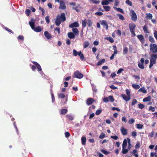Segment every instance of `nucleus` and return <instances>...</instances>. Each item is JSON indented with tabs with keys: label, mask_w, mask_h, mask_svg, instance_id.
Segmentation results:
<instances>
[{
	"label": "nucleus",
	"mask_w": 157,
	"mask_h": 157,
	"mask_svg": "<svg viewBox=\"0 0 157 157\" xmlns=\"http://www.w3.org/2000/svg\"><path fill=\"white\" fill-rule=\"evenodd\" d=\"M66 117L70 121L72 120L73 119V116L70 115H67Z\"/></svg>",
	"instance_id": "nucleus-35"
},
{
	"label": "nucleus",
	"mask_w": 157,
	"mask_h": 157,
	"mask_svg": "<svg viewBox=\"0 0 157 157\" xmlns=\"http://www.w3.org/2000/svg\"><path fill=\"white\" fill-rule=\"evenodd\" d=\"M103 101L104 102L107 103L109 101L108 98L105 97L103 99Z\"/></svg>",
	"instance_id": "nucleus-49"
},
{
	"label": "nucleus",
	"mask_w": 157,
	"mask_h": 157,
	"mask_svg": "<svg viewBox=\"0 0 157 157\" xmlns=\"http://www.w3.org/2000/svg\"><path fill=\"white\" fill-rule=\"evenodd\" d=\"M79 52H78L75 50L73 49V55L75 56H76L78 55Z\"/></svg>",
	"instance_id": "nucleus-31"
},
{
	"label": "nucleus",
	"mask_w": 157,
	"mask_h": 157,
	"mask_svg": "<svg viewBox=\"0 0 157 157\" xmlns=\"http://www.w3.org/2000/svg\"><path fill=\"white\" fill-rule=\"evenodd\" d=\"M35 21V20L32 19L29 22L30 26L31 28L35 32H41L42 30L40 27L39 26L36 27H34Z\"/></svg>",
	"instance_id": "nucleus-2"
},
{
	"label": "nucleus",
	"mask_w": 157,
	"mask_h": 157,
	"mask_svg": "<svg viewBox=\"0 0 157 157\" xmlns=\"http://www.w3.org/2000/svg\"><path fill=\"white\" fill-rule=\"evenodd\" d=\"M137 103V101L135 99H134L132 103V105H134Z\"/></svg>",
	"instance_id": "nucleus-54"
},
{
	"label": "nucleus",
	"mask_w": 157,
	"mask_h": 157,
	"mask_svg": "<svg viewBox=\"0 0 157 157\" xmlns=\"http://www.w3.org/2000/svg\"><path fill=\"white\" fill-rule=\"evenodd\" d=\"M136 26L134 23H131L129 25V27L130 31L134 30L135 29Z\"/></svg>",
	"instance_id": "nucleus-12"
},
{
	"label": "nucleus",
	"mask_w": 157,
	"mask_h": 157,
	"mask_svg": "<svg viewBox=\"0 0 157 157\" xmlns=\"http://www.w3.org/2000/svg\"><path fill=\"white\" fill-rule=\"evenodd\" d=\"M138 66L141 69H143L144 68V65L143 63H141L140 62H138Z\"/></svg>",
	"instance_id": "nucleus-30"
},
{
	"label": "nucleus",
	"mask_w": 157,
	"mask_h": 157,
	"mask_svg": "<svg viewBox=\"0 0 157 157\" xmlns=\"http://www.w3.org/2000/svg\"><path fill=\"white\" fill-rule=\"evenodd\" d=\"M25 13L26 14H27L28 16H29L30 13V11L29 9L26 10H25Z\"/></svg>",
	"instance_id": "nucleus-63"
},
{
	"label": "nucleus",
	"mask_w": 157,
	"mask_h": 157,
	"mask_svg": "<svg viewBox=\"0 0 157 157\" xmlns=\"http://www.w3.org/2000/svg\"><path fill=\"white\" fill-rule=\"evenodd\" d=\"M157 58V54H152L151 56L150 59V64L149 67L151 68L153 65L156 63V60Z\"/></svg>",
	"instance_id": "nucleus-3"
},
{
	"label": "nucleus",
	"mask_w": 157,
	"mask_h": 157,
	"mask_svg": "<svg viewBox=\"0 0 157 157\" xmlns=\"http://www.w3.org/2000/svg\"><path fill=\"white\" fill-rule=\"evenodd\" d=\"M137 37L140 40L141 42V43H144V36L142 34L138 35Z\"/></svg>",
	"instance_id": "nucleus-10"
},
{
	"label": "nucleus",
	"mask_w": 157,
	"mask_h": 157,
	"mask_svg": "<svg viewBox=\"0 0 157 157\" xmlns=\"http://www.w3.org/2000/svg\"><path fill=\"white\" fill-rule=\"evenodd\" d=\"M60 4V6L59 7V9L64 10L66 8V6L65 5V3L63 1L61 0L60 2L59 3Z\"/></svg>",
	"instance_id": "nucleus-7"
},
{
	"label": "nucleus",
	"mask_w": 157,
	"mask_h": 157,
	"mask_svg": "<svg viewBox=\"0 0 157 157\" xmlns=\"http://www.w3.org/2000/svg\"><path fill=\"white\" fill-rule=\"evenodd\" d=\"M117 11H118L122 13H123V11L122 9L120 8L117 7H114Z\"/></svg>",
	"instance_id": "nucleus-43"
},
{
	"label": "nucleus",
	"mask_w": 157,
	"mask_h": 157,
	"mask_svg": "<svg viewBox=\"0 0 157 157\" xmlns=\"http://www.w3.org/2000/svg\"><path fill=\"white\" fill-rule=\"evenodd\" d=\"M121 131L122 134L123 135H126L127 134V130L123 127H121Z\"/></svg>",
	"instance_id": "nucleus-9"
},
{
	"label": "nucleus",
	"mask_w": 157,
	"mask_h": 157,
	"mask_svg": "<svg viewBox=\"0 0 157 157\" xmlns=\"http://www.w3.org/2000/svg\"><path fill=\"white\" fill-rule=\"evenodd\" d=\"M122 121L124 122L125 123H126L127 122V119L125 117H123L121 119Z\"/></svg>",
	"instance_id": "nucleus-52"
},
{
	"label": "nucleus",
	"mask_w": 157,
	"mask_h": 157,
	"mask_svg": "<svg viewBox=\"0 0 157 157\" xmlns=\"http://www.w3.org/2000/svg\"><path fill=\"white\" fill-rule=\"evenodd\" d=\"M139 92H141L143 93L146 94L147 93V90L144 87H142L138 90Z\"/></svg>",
	"instance_id": "nucleus-18"
},
{
	"label": "nucleus",
	"mask_w": 157,
	"mask_h": 157,
	"mask_svg": "<svg viewBox=\"0 0 157 157\" xmlns=\"http://www.w3.org/2000/svg\"><path fill=\"white\" fill-rule=\"evenodd\" d=\"M67 35L68 37L70 39H73L75 37V35L71 32L68 33Z\"/></svg>",
	"instance_id": "nucleus-19"
},
{
	"label": "nucleus",
	"mask_w": 157,
	"mask_h": 157,
	"mask_svg": "<svg viewBox=\"0 0 157 157\" xmlns=\"http://www.w3.org/2000/svg\"><path fill=\"white\" fill-rule=\"evenodd\" d=\"M121 97L123 98L126 101H128L130 100L131 98L129 96H127L125 94H123L121 95Z\"/></svg>",
	"instance_id": "nucleus-13"
},
{
	"label": "nucleus",
	"mask_w": 157,
	"mask_h": 157,
	"mask_svg": "<svg viewBox=\"0 0 157 157\" xmlns=\"http://www.w3.org/2000/svg\"><path fill=\"white\" fill-rule=\"evenodd\" d=\"M92 23L90 20H88L87 21V25L89 27H90L92 25Z\"/></svg>",
	"instance_id": "nucleus-59"
},
{
	"label": "nucleus",
	"mask_w": 157,
	"mask_h": 157,
	"mask_svg": "<svg viewBox=\"0 0 157 157\" xmlns=\"http://www.w3.org/2000/svg\"><path fill=\"white\" fill-rule=\"evenodd\" d=\"M128 150L126 149V148H122V152L124 154H126L128 152Z\"/></svg>",
	"instance_id": "nucleus-34"
},
{
	"label": "nucleus",
	"mask_w": 157,
	"mask_h": 157,
	"mask_svg": "<svg viewBox=\"0 0 157 157\" xmlns=\"http://www.w3.org/2000/svg\"><path fill=\"white\" fill-rule=\"evenodd\" d=\"M46 22L48 24L50 22V20L49 19V16H47L45 18Z\"/></svg>",
	"instance_id": "nucleus-58"
},
{
	"label": "nucleus",
	"mask_w": 157,
	"mask_h": 157,
	"mask_svg": "<svg viewBox=\"0 0 157 157\" xmlns=\"http://www.w3.org/2000/svg\"><path fill=\"white\" fill-rule=\"evenodd\" d=\"M143 30L146 33H148L147 29L146 26L145 25L143 27Z\"/></svg>",
	"instance_id": "nucleus-56"
},
{
	"label": "nucleus",
	"mask_w": 157,
	"mask_h": 157,
	"mask_svg": "<svg viewBox=\"0 0 157 157\" xmlns=\"http://www.w3.org/2000/svg\"><path fill=\"white\" fill-rule=\"evenodd\" d=\"M78 56L80 57V59L82 60H83L84 59V57L83 54L82 53L81 51L79 52Z\"/></svg>",
	"instance_id": "nucleus-22"
},
{
	"label": "nucleus",
	"mask_w": 157,
	"mask_h": 157,
	"mask_svg": "<svg viewBox=\"0 0 157 157\" xmlns=\"http://www.w3.org/2000/svg\"><path fill=\"white\" fill-rule=\"evenodd\" d=\"M109 101L111 102H113L114 101L113 98L112 96H109L108 97Z\"/></svg>",
	"instance_id": "nucleus-40"
},
{
	"label": "nucleus",
	"mask_w": 157,
	"mask_h": 157,
	"mask_svg": "<svg viewBox=\"0 0 157 157\" xmlns=\"http://www.w3.org/2000/svg\"><path fill=\"white\" fill-rule=\"evenodd\" d=\"M117 34L119 36H120L121 34V31L119 29L117 30Z\"/></svg>",
	"instance_id": "nucleus-64"
},
{
	"label": "nucleus",
	"mask_w": 157,
	"mask_h": 157,
	"mask_svg": "<svg viewBox=\"0 0 157 157\" xmlns=\"http://www.w3.org/2000/svg\"><path fill=\"white\" fill-rule=\"evenodd\" d=\"M94 101L93 99L92 98H90L88 99L86 101L87 105H89L93 103Z\"/></svg>",
	"instance_id": "nucleus-16"
},
{
	"label": "nucleus",
	"mask_w": 157,
	"mask_h": 157,
	"mask_svg": "<svg viewBox=\"0 0 157 157\" xmlns=\"http://www.w3.org/2000/svg\"><path fill=\"white\" fill-rule=\"evenodd\" d=\"M117 16L121 20L124 21V17L121 14H117Z\"/></svg>",
	"instance_id": "nucleus-36"
},
{
	"label": "nucleus",
	"mask_w": 157,
	"mask_h": 157,
	"mask_svg": "<svg viewBox=\"0 0 157 157\" xmlns=\"http://www.w3.org/2000/svg\"><path fill=\"white\" fill-rule=\"evenodd\" d=\"M143 125L141 124H136V127L138 129H142L143 128Z\"/></svg>",
	"instance_id": "nucleus-44"
},
{
	"label": "nucleus",
	"mask_w": 157,
	"mask_h": 157,
	"mask_svg": "<svg viewBox=\"0 0 157 157\" xmlns=\"http://www.w3.org/2000/svg\"><path fill=\"white\" fill-rule=\"evenodd\" d=\"M105 59H102L99 61L97 63V66H99L101 65L102 63H104L105 62Z\"/></svg>",
	"instance_id": "nucleus-24"
},
{
	"label": "nucleus",
	"mask_w": 157,
	"mask_h": 157,
	"mask_svg": "<svg viewBox=\"0 0 157 157\" xmlns=\"http://www.w3.org/2000/svg\"><path fill=\"white\" fill-rule=\"evenodd\" d=\"M79 26L78 23L76 22H74L70 24L69 25V27L71 28H73L74 27H77Z\"/></svg>",
	"instance_id": "nucleus-11"
},
{
	"label": "nucleus",
	"mask_w": 157,
	"mask_h": 157,
	"mask_svg": "<svg viewBox=\"0 0 157 157\" xmlns=\"http://www.w3.org/2000/svg\"><path fill=\"white\" fill-rule=\"evenodd\" d=\"M127 141L126 139L124 140L122 144V148H126L127 146Z\"/></svg>",
	"instance_id": "nucleus-20"
},
{
	"label": "nucleus",
	"mask_w": 157,
	"mask_h": 157,
	"mask_svg": "<svg viewBox=\"0 0 157 157\" xmlns=\"http://www.w3.org/2000/svg\"><path fill=\"white\" fill-rule=\"evenodd\" d=\"M44 35L45 37L48 39H49L52 38L51 35L47 31H45L44 33Z\"/></svg>",
	"instance_id": "nucleus-14"
},
{
	"label": "nucleus",
	"mask_w": 157,
	"mask_h": 157,
	"mask_svg": "<svg viewBox=\"0 0 157 157\" xmlns=\"http://www.w3.org/2000/svg\"><path fill=\"white\" fill-rule=\"evenodd\" d=\"M101 111L102 110L101 109L97 110L96 112V114L97 115H99L101 113Z\"/></svg>",
	"instance_id": "nucleus-51"
},
{
	"label": "nucleus",
	"mask_w": 157,
	"mask_h": 157,
	"mask_svg": "<svg viewBox=\"0 0 157 157\" xmlns=\"http://www.w3.org/2000/svg\"><path fill=\"white\" fill-rule=\"evenodd\" d=\"M130 15L131 17L132 20L135 22L137 19L136 14L134 10H130Z\"/></svg>",
	"instance_id": "nucleus-4"
},
{
	"label": "nucleus",
	"mask_w": 157,
	"mask_h": 157,
	"mask_svg": "<svg viewBox=\"0 0 157 157\" xmlns=\"http://www.w3.org/2000/svg\"><path fill=\"white\" fill-rule=\"evenodd\" d=\"M101 151L105 155H108L110 153L109 152L105 150H101Z\"/></svg>",
	"instance_id": "nucleus-46"
},
{
	"label": "nucleus",
	"mask_w": 157,
	"mask_h": 157,
	"mask_svg": "<svg viewBox=\"0 0 157 157\" xmlns=\"http://www.w3.org/2000/svg\"><path fill=\"white\" fill-rule=\"evenodd\" d=\"M137 151L136 150H134L132 152V153L134 154V155L136 157H138V155L137 153Z\"/></svg>",
	"instance_id": "nucleus-33"
},
{
	"label": "nucleus",
	"mask_w": 157,
	"mask_h": 157,
	"mask_svg": "<svg viewBox=\"0 0 157 157\" xmlns=\"http://www.w3.org/2000/svg\"><path fill=\"white\" fill-rule=\"evenodd\" d=\"M101 4L103 5H108L109 4V2L107 0H104L102 1Z\"/></svg>",
	"instance_id": "nucleus-38"
},
{
	"label": "nucleus",
	"mask_w": 157,
	"mask_h": 157,
	"mask_svg": "<svg viewBox=\"0 0 157 157\" xmlns=\"http://www.w3.org/2000/svg\"><path fill=\"white\" fill-rule=\"evenodd\" d=\"M58 97L59 98H63L65 97V96L64 94L61 93L58 94Z\"/></svg>",
	"instance_id": "nucleus-50"
},
{
	"label": "nucleus",
	"mask_w": 157,
	"mask_h": 157,
	"mask_svg": "<svg viewBox=\"0 0 157 157\" xmlns=\"http://www.w3.org/2000/svg\"><path fill=\"white\" fill-rule=\"evenodd\" d=\"M151 100V98L150 96H149L147 97L144 98L143 99V101L144 102H147L150 101Z\"/></svg>",
	"instance_id": "nucleus-23"
},
{
	"label": "nucleus",
	"mask_w": 157,
	"mask_h": 157,
	"mask_svg": "<svg viewBox=\"0 0 157 157\" xmlns=\"http://www.w3.org/2000/svg\"><path fill=\"white\" fill-rule=\"evenodd\" d=\"M132 86L134 88L136 89H139L140 88V86L139 85L136 84H132Z\"/></svg>",
	"instance_id": "nucleus-28"
},
{
	"label": "nucleus",
	"mask_w": 157,
	"mask_h": 157,
	"mask_svg": "<svg viewBox=\"0 0 157 157\" xmlns=\"http://www.w3.org/2000/svg\"><path fill=\"white\" fill-rule=\"evenodd\" d=\"M67 111L66 109H62L61 111V113L62 114H65L67 112Z\"/></svg>",
	"instance_id": "nucleus-39"
},
{
	"label": "nucleus",
	"mask_w": 157,
	"mask_h": 157,
	"mask_svg": "<svg viewBox=\"0 0 157 157\" xmlns=\"http://www.w3.org/2000/svg\"><path fill=\"white\" fill-rule=\"evenodd\" d=\"M150 50L154 53L157 52V45L154 44H151L150 45Z\"/></svg>",
	"instance_id": "nucleus-5"
},
{
	"label": "nucleus",
	"mask_w": 157,
	"mask_h": 157,
	"mask_svg": "<svg viewBox=\"0 0 157 157\" xmlns=\"http://www.w3.org/2000/svg\"><path fill=\"white\" fill-rule=\"evenodd\" d=\"M149 41L151 43H155V41L153 37L151 36H150L149 37Z\"/></svg>",
	"instance_id": "nucleus-27"
},
{
	"label": "nucleus",
	"mask_w": 157,
	"mask_h": 157,
	"mask_svg": "<svg viewBox=\"0 0 157 157\" xmlns=\"http://www.w3.org/2000/svg\"><path fill=\"white\" fill-rule=\"evenodd\" d=\"M86 139L85 137L83 136L81 138V141L82 142V144L84 145L86 144Z\"/></svg>",
	"instance_id": "nucleus-25"
},
{
	"label": "nucleus",
	"mask_w": 157,
	"mask_h": 157,
	"mask_svg": "<svg viewBox=\"0 0 157 157\" xmlns=\"http://www.w3.org/2000/svg\"><path fill=\"white\" fill-rule=\"evenodd\" d=\"M90 45V43L89 41H86L83 44V47L84 48H86L88 47Z\"/></svg>",
	"instance_id": "nucleus-21"
},
{
	"label": "nucleus",
	"mask_w": 157,
	"mask_h": 157,
	"mask_svg": "<svg viewBox=\"0 0 157 157\" xmlns=\"http://www.w3.org/2000/svg\"><path fill=\"white\" fill-rule=\"evenodd\" d=\"M153 34L156 40H157V31L156 30H155Z\"/></svg>",
	"instance_id": "nucleus-55"
},
{
	"label": "nucleus",
	"mask_w": 157,
	"mask_h": 157,
	"mask_svg": "<svg viewBox=\"0 0 157 157\" xmlns=\"http://www.w3.org/2000/svg\"><path fill=\"white\" fill-rule=\"evenodd\" d=\"M154 134V131H152L149 134V136L152 138L153 137Z\"/></svg>",
	"instance_id": "nucleus-60"
},
{
	"label": "nucleus",
	"mask_w": 157,
	"mask_h": 157,
	"mask_svg": "<svg viewBox=\"0 0 157 157\" xmlns=\"http://www.w3.org/2000/svg\"><path fill=\"white\" fill-rule=\"evenodd\" d=\"M105 39L108 40L111 43H113L114 42V40L113 39L112 37H107L106 38H105Z\"/></svg>",
	"instance_id": "nucleus-45"
},
{
	"label": "nucleus",
	"mask_w": 157,
	"mask_h": 157,
	"mask_svg": "<svg viewBox=\"0 0 157 157\" xmlns=\"http://www.w3.org/2000/svg\"><path fill=\"white\" fill-rule=\"evenodd\" d=\"M128 49L127 47H125L124 48L123 50V54L124 55L127 54L128 52Z\"/></svg>",
	"instance_id": "nucleus-26"
},
{
	"label": "nucleus",
	"mask_w": 157,
	"mask_h": 157,
	"mask_svg": "<svg viewBox=\"0 0 157 157\" xmlns=\"http://www.w3.org/2000/svg\"><path fill=\"white\" fill-rule=\"evenodd\" d=\"M105 134L104 133H101L99 137L100 139H103L105 137Z\"/></svg>",
	"instance_id": "nucleus-48"
},
{
	"label": "nucleus",
	"mask_w": 157,
	"mask_h": 157,
	"mask_svg": "<svg viewBox=\"0 0 157 157\" xmlns=\"http://www.w3.org/2000/svg\"><path fill=\"white\" fill-rule=\"evenodd\" d=\"M74 75L75 78H81L83 77V75L78 71L74 72Z\"/></svg>",
	"instance_id": "nucleus-6"
},
{
	"label": "nucleus",
	"mask_w": 157,
	"mask_h": 157,
	"mask_svg": "<svg viewBox=\"0 0 157 157\" xmlns=\"http://www.w3.org/2000/svg\"><path fill=\"white\" fill-rule=\"evenodd\" d=\"M66 17L65 14L64 13H62L60 16L58 15L57 16L56 19L55 21V23L56 25H59L61 21L63 22L65 21Z\"/></svg>",
	"instance_id": "nucleus-1"
},
{
	"label": "nucleus",
	"mask_w": 157,
	"mask_h": 157,
	"mask_svg": "<svg viewBox=\"0 0 157 157\" xmlns=\"http://www.w3.org/2000/svg\"><path fill=\"white\" fill-rule=\"evenodd\" d=\"M72 31L73 32V33L75 34L74 35L76 36L78 35L79 34V31L76 28H73L72 29Z\"/></svg>",
	"instance_id": "nucleus-17"
},
{
	"label": "nucleus",
	"mask_w": 157,
	"mask_h": 157,
	"mask_svg": "<svg viewBox=\"0 0 157 157\" xmlns=\"http://www.w3.org/2000/svg\"><path fill=\"white\" fill-rule=\"evenodd\" d=\"M87 24V21L86 19H85L84 20L82 21V25L83 27H85L86 26Z\"/></svg>",
	"instance_id": "nucleus-37"
},
{
	"label": "nucleus",
	"mask_w": 157,
	"mask_h": 157,
	"mask_svg": "<svg viewBox=\"0 0 157 157\" xmlns=\"http://www.w3.org/2000/svg\"><path fill=\"white\" fill-rule=\"evenodd\" d=\"M100 23L101 25L105 26L106 29H108V25L106 21L103 20H101L100 21Z\"/></svg>",
	"instance_id": "nucleus-8"
},
{
	"label": "nucleus",
	"mask_w": 157,
	"mask_h": 157,
	"mask_svg": "<svg viewBox=\"0 0 157 157\" xmlns=\"http://www.w3.org/2000/svg\"><path fill=\"white\" fill-rule=\"evenodd\" d=\"M138 106L139 108L142 109L144 108V105L142 104H138Z\"/></svg>",
	"instance_id": "nucleus-57"
},
{
	"label": "nucleus",
	"mask_w": 157,
	"mask_h": 157,
	"mask_svg": "<svg viewBox=\"0 0 157 157\" xmlns=\"http://www.w3.org/2000/svg\"><path fill=\"white\" fill-rule=\"evenodd\" d=\"M39 9L40 10H41V12H42V14L43 15H44V13H45V10L44 9L42 8L41 7L39 6Z\"/></svg>",
	"instance_id": "nucleus-41"
},
{
	"label": "nucleus",
	"mask_w": 157,
	"mask_h": 157,
	"mask_svg": "<svg viewBox=\"0 0 157 157\" xmlns=\"http://www.w3.org/2000/svg\"><path fill=\"white\" fill-rule=\"evenodd\" d=\"M126 3L130 6H131L132 5V2L129 0H126Z\"/></svg>",
	"instance_id": "nucleus-47"
},
{
	"label": "nucleus",
	"mask_w": 157,
	"mask_h": 157,
	"mask_svg": "<svg viewBox=\"0 0 157 157\" xmlns=\"http://www.w3.org/2000/svg\"><path fill=\"white\" fill-rule=\"evenodd\" d=\"M149 110H151L152 112H154L155 111V108L154 107L152 106H150L149 108Z\"/></svg>",
	"instance_id": "nucleus-62"
},
{
	"label": "nucleus",
	"mask_w": 157,
	"mask_h": 157,
	"mask_svg": "<svg viewBox=\"0 0 157 157\" xmlns=\"http://www.w3.org/2000/svg\"><path fill=\"white\" fill-rule=\"evenodd\" d=\"M103 7L106 11H109L110 9V7L109 6H104Z\"/></svg>",
	"instance_id": "nucleus-29"
},
{
	"label": "nucleus",
	"mask_w": 157,
	"mask_h": 157,
	"mask_svg": "<svg viewBox=\"0 0 157 157\" xmlns=\"http://www.w3.org/2000/svg\"><path fill=\"white\" fill-rule=\"evenodd\" d=\"M135 122V120L133 118L130 119L128 121V123L130 124H132Z\"/></svg>",
	"instance_id": "nucleus-42"
},
{
	"label": "nucleus",
	"mask_w": 157,
	"mask_h": 157,
	"mask_svg": "<svg viewBox=\"0 0 157 157\" xmlns=\"http://www.w3.org/2000/svg\"><path fill=\"white\" fill-rule=\"evenodd\" d=\"M65 136L66 138H68L70 136V134L68 132H66L65 133Z\"/></svg>",
	"instance_id": "nucleus-61"
},
{
	"label": "nucleus",
	"mask_w": 157,
	"mask_h": 157,
	"mask_svg": "<svg viewBox=\"0 0 157 157\" xmlns=\"http://www.w3.org/2000/svg\"><path fill=\"white\" fill-rule=\"evenodd\" d=\"M33 63L36 66L39 71L41 70V68L40 65L38 63L36 62H33Z\"/></svg>",
	"instance_id": "nucleus-15"
},
{
	"label": "nucleus",
	"mask_w": 157,
	"mask_h": 157,
	"mask_svg": "<svg viewBox=\"0 0 157 157\" xmlns=\"http://www.w3.org/2000/svg\"><path fill=\"white\" fill-rule=\"evenodd\" d=\"M146 15L147 16L148 18L149 19L151 20L152 19V15L150 13H146Z\"/></svg>",
	"instance_id": "nucleus-32"
},
{
	"label": "nucleus",
	"mask_w": 157,
	"mask_h": 157,
	"mask_svg": "<svg viewBox=\"0 0 157 157\" xmlns=\"http://www.w3.org/2000/svg\"><path fill=\"white\" fill-rule=\"evenodd\" d=\"M126 93L127 94V95L128 96H129V97H130V91L128 89H126Z\"/></svg>",
	"instance_id": "nucleus-53"
}]
</instances>
